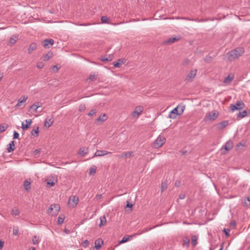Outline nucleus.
<instances>
[{"mask_svg": "<svg viewBox=\"0 0 250 250\" xmlns=\"http://www.w3.org/2000/svg\"><path fill=\"white\" fill-rule=\"evenodd\" d=\"M193 21L200 22H204L205 21H207V20H203V19H194Z\"/></svg>", "mask_w": 250, "mask_h": 250, "instance_id": "obj_53", "label": "nucleus"}, {"mask_svg": "<svg viewBox=\"0 0 250 250\" xmlns=\"http://www.w3.org/2000/svg\"><path fill=\"white\" fill-rule=\"evenodd\" d=\"M244 146V144H242V143H239V144H237V146L238 147H240V146Z\"/></svg>", "mask_w": 250, "mask_h": 250, "instance_id": "obj_61", "label": "nucleus"}, {"mask_svg": "<svg viewBox=\"0 0 250 250\" xmlns=\"http://www.w3.org/2000/svg\"><path fill=\"white\" fill-rule=\"evenodd\" d=\"M186 20L193 21L194 19H190V18H186Z\"/></svg>", "mask_w": 250, "mask_h": 250, "instance_id": "obj_63", "label": "nucleus"}, {"mask_svg": "<svg viewBox=\"0 0 250 250\" xmlns=\"http://www.w3.org/2000/svg\"><path fill=\"white\" fill-rule=\"evenodd\" d=\"M15 148L14 141H11L7 146V150L8 152H11L14 150Z\"/></svg>", "mask_w": 250, "mask_h": 250, "instance_id": "obj_17", "label": "nucleus"}, {"mask_svg": "<svg viewBox=\"0 0 250 250\" xmlns=\"http://www.w3.org/2000/svg\"><path fill=\"white\" fill-rule=\"evenodd\" d=\"M89 241L87 240H84L82 244V245L84 248H86L89 245Z\"/></svg>", "mask_w": 250, "mask_h": 250, "instance_id": "obj_47", "label": "nucleus"}, {"mask_svg": "<svg viewBox=\"0 0 250 250\" xmlns=\"http://www.w3.org/2000/svg\"><path fill=\"white\" fill-rule=\"evenodd\" d=\"M54 43V40L51 39H46L42 42V44L44 48H48Z\"/></svg>", "mask_w": 250, "mask_h": 250, "instance_id": "obj_10", "label": "nucleus"}, {"mask_svg": "<svg viewBox=\"0 0 250 250\" xmlns=\"http://www.w3.org/2000/svg\"><path fill=\"white\" fill-rule=\"evenodd\" d=\"M31 182L29 180H26L23 183V186L25 189L27 191H29L31 189Z\"/></svg>", "mask_w": 250, "mask_h": 250, "instance_id": "obj_21", "label": "nucleus"}, {"mask_svg": "<svg viewBox=\"0 0 250 250\" xmlns=\"http://www.w3.org/2000/svg\"><path fill=\"white\" fill-rule=\"evenodd\" d=\"M229 125V122L228 121H224L221 122L218 125V128L219 129H222L225 127H226Z\"/></svg>", "mask_w": 250, "mask_h": 250, "instance_id": "obj_28", "label": "nucleus"}, {"mask_svg": "<svg viewBox=\"0 0 250 250\" xmlns=\"http://www.w3.org/2000/svg\"><path fill=\"white\" fill-rule=\"evenodd\" d=\"M165 142L166 138L164 136L160 135L154 142L153 145L155 148H159L161 147Z\"/></svg>", "mask_w": 250, "mask_h": 250, "instance_id": "obj_6", "label": "nucleus"}, {"mask_svg": "<svg viewBox=\"0 0 250 250\" xmlns=\"http://www.w3.org/2000/svg\"><path fill=\"white\" fill-rule=\"evenodd\" d=\"M218 114L216 112H210L209 113L207 116L208 119L210 120L213 121L218 116Z\"/></svg>", "mask_w": 250, "mask_h": 250, "instance_id": "obj_18", "label": "nucleus"}, {"mask_svg": "<svg viewBox=\"0 0 250 250\" xmlns=\"http://www.w3.org/2000/svg\"><path fill=\"white\" fill-rule=\"evenodd\" d=\"M197 71V69L190 70V72L188 75L187 80L188 81H192L195 77Z\"/></svg>", "mask_w": 250, "mask_h": 250, "instance_id": "obj_12", "label": "nucleus"}, {"mask_svg": "<svg viewBox=\"0 0 250 250\" xmlns=\"http://www.w3.org/2000/svg\"><path fill=\"white\" fill-rule=\"evenodd\" d=\"M185 197H186L185 194H181L179 196V198L181 199H184L185 198Z\"/></svg>", "mask_w": 250, "mask_h": 250, "instance_id": "obj_60", "label": "nucleus"}, {"mask_svg": "<svg viewBox=\"0 0 250 250\" xmlns=\"http://www.w3.org/2000/svg\"><path fill=\"white\" fill-rule=\"evenodd\" d=\"M247 115V112L246 110H244L242 112H239L237 115L238 118H242L246 116Z\"/></svg>", "mask_w": 250, "mask_h": 250, "instance_id": "obj_35", "label": "nucleus"}, {"mask_svg": "<svg viewBox=\"0 0 250 250\" xmlns=\"http://www.w3.org/2000/svg\"><path fill=\"white\" fill-rule=\"evenodd\" d=\"M167 188V184L165 182H162L161 184V190L164 191Z\"/></svg>", "mask_w": 250, "mask_h": 250, "instance_id": "obj_43", "label": "nucleus"}, {"mask_svg": "<svg viewBox=\"0 0 250 250\" xmlns=\"http://www.w3.org/2000/svg\"><path fill=\"white\" fill-rule=\"evenodd\" d=\"M6 127L3 125H0V132H2L6 130Z\"/></svg>", "mask_w": 250, "mask_h": 250, "instance_id": "obj_52", "label": "nucleus"}, {"mask_svg": "<svg viewBox=\"0 0 250 250\" xmlns=\"http://www.w3.org/2000/svg\"><path fill=\"white\" fill-rule=\"evenodd\" d=\"M133 156V151H128V152H125L122 153L121 155H120L118 157L119 158H122L125 157H129L131 156Z\"/></svg>", "mask_w": 250, "mask_h": 250, "instance_id": "obj_16", "label": "nucleus"}, {"mask_svg": "<svg viewBox=\"0 0 250 250\" xmlns=\"http://www.w3.org/2000/svg\"><path fill=\"white\" fill-rule=\"evenodd\" d=\"M53 122L54 120L52 118L46 119L44 122V126L49 127L52 125Z\"/></svg>", "mask_w": 250, "mask_h": 250, "instance_id": "obj_26", "label": "nucleus"}, {"mask_svg": "<svg viewBox=\"0 0 250 250\" xmlns=\"http://www.w3.org/2000/svg\"><path fill=\"white\" fill-rule=\"evenodd\" d=\"M223 231L225 232L227 236H229L230 230L229 229H224Z\"/></svg>", "mask_w": 250, "mask_h": 250, "instance_id": "obj_51", "label": "nucleus"}, {"mask_svg": "<svg viewBox=\"0 0 250 250\" xmlns=\"http://www.w3.org/2000/svg\"><path fill=\"white\" fill-rule=\"evenodd\" d=\"M32 243L34 245H37L39 244V238L37 236H34L32 238Z\"/></svg>", "mask_w": 250, "mask_h": 250, "instance_id": "obj_38", "label": "nucleus"}, {"mask_svg": "<svg viewBox=\"0 0 250 250\" xmlns=\"http://www.w3.org/2000/svg\"><path fill=\"white\" fill-rule=\"evenodd\" d=\"M96 77V76L94 74H91L89 75L88 79L91 81H93L95 80Z\"/></svg>", "mask_w": 250, "mask_h": 250, "instance_id": "obj_45", "label": "nucleus"}, {"mask_svg": "<svg viewBox=\"0 0 250 250\" xmlns=\"http://www.w3.org/2000/svg\"><path fill=\"white\" fill-rule=\"evenodd\" d=\"M144 109V107L142 105H138L135 107L134 110L131 113V116L133 118L137 119L140 116Z\"/></svg>", "mask_w": 250, "mask_h": 250, "instance_id": "obj_5", "label": "nucleus"}, {"mask_svg": "<svg viewBox=\"0 0 250 250\" xmlns=\"http://www.w3.org/2000/svg\"><path fill=\"white\" fill-rule=\"evenodd\" d=\"M107 119V116L105 114L100 115L96 120L97 122H103L106 121Z\"/></svg>", "mask_w": 250, "mask_h": 250, "instance_id": "obj_27", "label": "nucleus"}, {"mask_svg": "<svg viewBox=\"0 0 250 250\" xmlns=\"http://www.w3.org/2000/svg\"><path fill=\"white\" fill-rule=\"evenodd\" d=\"M60 67H59L58 65H54L53 66L52 69L53 71L57 72L59 69Z\"/></svg>", "mask_w": 250, "mask_h": 250, "instance_id": "obj_54", "label": "nucleus"}, {"mask_svg": "<svg viewBox=\"0 0 250 250\" xmlns=\"http://www.w3.org/2000/svg\"><path fill=\"white\" fill-rule=\"evenodd\" d=\"M101 21L102 23H108V18L106 16H102L101 17Z\"/></svg>", "mask_w": 250, "mask_h": 250, "instance_id": "obj_39", "label": "nucleus"}, {"mask_svg": "<svg viewBox=\"0 0 250 250\" xmlns=\"http://www.w3.org/2000/svg\"><path fill=\"white\" fill-rule=\"evenodd\" d=\"M37 105H36L35 104H33L32 105H31L30 107H29V109H34V111L35 112H37V109H38V106H36Z\"/></svg>", "mask_w": 250, "mask_h": 250, "instance_id": "obj_48", "label": "nucleus"}, {"mask_svg": "<svg viewBox=\"0 0 250 250\" xmlns=\"http://www.w3.org/2000/svg\"><path fill=\"white\" fill-rule=\"evenodd\" d=\"M43 66V64L42 62H39L38 64H37V67L38 68H42V67Z\"/></svg>", "mask_w": 250, "mask_h": 250, "instance_id": "obj_56", "label": "nucleus"}, {"mask_svg": "<svg viewBox=\"0 0 250 250\" xmlns=\"http://www.w3.org/2000/svg\"><path fill=\"white\" fill-rule=\"evenodd\" d=\"M52 54V53L48 52L43 56V60L44 61H48L51 57Z\"/></svg>", "mask_w": 250, "mask_h": 250, "instance_id": "obj_36", "label": "nucleus"}, {"mask_svg": "<svg viewBox=\"0 0 250 250\" xmlns=\"http://www.w3.org/2000/svg\"><path fill=\"white\" fill-rule=\"evenodd\" d=\"M133 236V235H128L126 236H124L122 238V239L120 241L119 244H121L124 243L125 242H127L130 239H132Z\"/></svg>", "mask_w": 250, "mask_h": 250, "instance_id": "obj_29", "label": "nucleus"}, {"mask_svg": "<svg viewBox=\"0 0 250 250\" xmlns=\"http://www.w3.org/2000/svg\"><path fill=\"white\" fill-rule=\"evenodd\" d=\"M96 169L97 167L95 165H93L92 167H91L89 169V175H93L95 174V173H96Z\"/></svg>", "mask_w": 250, "mask_h": 250, "instance_id": "obj_32", "label": "nucleus"}, {"mask_svg": "<svg viewBox=\"0 0 250 250\" xmlns=\"http://www.w3.org/2000/svg\"><path fill=\"white\" fill-rule=\"evenodd\" d=\"M4 243L1 240H0V250H1L3 247Z\"/></svg>", "mask_w": 250, "mask_h": 250, "instance_id": "obj_59", "label": "nucleus"}, {"mask_svg": "<svg viewBox=\"0 0 250 250\" xmlns=\"http://www.w3.org/2000/svg\"><path fill=\"white\" fill-rule=\"evenodd\" d=\"M133 205L132 204H130L129 202H127V204L126 205V208H132Z\"/></svg>", "mask_w": 250, "mask_h": 250, "instance_id": "obj_57", "label": "nucleus"}, {"mask_svg": "<svg viewBox=\"0 0 250 250\" xmlns=\"http://www.w3.org/2000/svg\"><path fill=\"white\" fill-rule=\"evenodd\" d=\"M20 213V210L17 208H14L12 210V215L13 216L19 215Z\"/></svg>", "mask_w": 250, "mask_h": 250, "instance_id": "obj_34", "label": "nucleus"}, {"mask_svg": "<svg viewBox=\"0 0 250 250\" xmlns=\"http://www.w3.org/2000/svg\"><path fill=\"white\" fill-rule=\"evenodd\" d=\"M34 104H35L36 106H38V108L41 107L42 105V103L39 102H37L34 103Z\"/></svg>", "mask_w": 250, "mask_h": 250, "instance_id": "obj_55", "label": "nucleus"}, {"mask_svg": "<svg viewBox=\"0 0 250 250\" xmlns=\"http://www.w3.org/2000/svg\"><path fill=\"white\" fill-rule=\"evenodd\" d=\"M244 52V49L243 47H238L235 49L231 50L228 53L230 60H234L238 58Z\"/></svg>", "mask_w": 250, "mask_h": 250, "instance_id": "obj_2", "label": "nucleus"}, {"mask_svg": "<svg viewBox=\"0 0 250 250\" xmlns=\"http://www.w3.org/2000/svg\"><path fill=\"white\" fill-rule=\"evenodd\" d=\"M65 216L63 214H60L58 217L57 223L59 225L62 224L64 220Z\"/></svg>", "mask_w": 250, "mask_h": 250, "instance_id": "obj_31", "label": "nucleus"}, {"mask_svg": "<svg viewBox=\"0 0 250 250\" xmlns=\"http://www.w3.org/2000/svg\"><path fill=\"white\" fill-rule=\"evenodd\" d=\"M245 106L244 103L242 101H238L234 104H231L230 107L232 111L235 110H240L244 108Z\"/></svg>", "mask_w": 250, "mask_h": 250, "instance_id": "obj_7", "label": "nucleus"}, {"mask_svg": "<svg viewBox=\"0 0 250 250\" xmlns=\"http://www.w3.org/2000/svg\"><path fill=\"white\" fill-rule=\"evenodd\" d=\"M27 96H22L18 100V103L15 105V108L16 109H23L26 105L25 102L27 101Z\"/></svg>", "mask_w": 250, "mask_h": 250, "instance_id": "obj_4", "label": "nucleus"}, {"mask_svg": "<svg viewBox=\"0 0 250 250\" xmlns=\"http://www.w3.org/2000/svg\"><path fill=\"white\" fill-rule=\"evenodd\" d=\"M160 225H155V226H154L153 227H151V228H146L145 229H144L143 230H142L140 232H138L137 233H136L135 235H140V234H143V233H145L146 232H147L150 230H151L152 229H153L155 228H156L158 226H159Z\"/></svg>", "mask_w": 250, "mask_h": 250, "instance_id": "obj_25", "label": "nucleus"}, {"mask_svg": "<svg viewBox=\"0 0 250 250\" xmlns=\"http://www.w3.org/2000/svg\"><path fill=\"white\" fill-rule=\"evenodd\" d=\"M113 58V55H109L108 56H105L101 58V60L103 62H110Z\"/></svg>", "mask_w": 250, "mask_h": 250, "instance_id": "obj_22", "label": "nucleus"}, {"mask_svg": "<svg viewBox=\"0 0 250 250\" xmlns=\"http://www.w3.org/2000/svg\"><path fill=\"white\" fill-rule=\"evenodd\" d=\"M19 228H14L13 229V233L14 235H18L19 234Z\"/></svg>", "mask_w": 250, "mask_h": 250, "instance_id": "obj_46", "label": "nucleus"}, {"mask_svg": "<svg viewBox=\"0 0 250 250\" xmlns=\"http://www.w3.org/2000/svg\"><path fill=\"white\" fill-rule=\"evenodd\" d=\"M18 39V37L17 35H14L11 37L9 40V43L12 45H14Z\"/></svg>", "mask_w": 250, "mask_h": 250, "instance_id": "obj_30", "label": "nucleus"}, {"mask_svg": "<svg viewBox=\"0 0 250 250\" xmlns=\"http://www.w3.org/2000/svg\"><path fill=\"white\" fill-rule=\"evenodd\" d=\"M96 109H91L90 110V111L87 114V115L89 116H92L93 115H94L95 114H96Z\"/></svg>", "mask_w": 250, "mask_h": 250, "instance_id": "obj_49", "label": "nucleus"}, {"mask_svg": "<svg viewBox=\"0 0 250 250\" xmlns=\"http://www.w3.org/2000/svg\"><path fill=\"white\" fill-rule=\"evenodd\" d=\"M29 250H36V248H34V247H31V248H30V249H29Z\"/></svg>", "mask_w": 250, "mask_h": 250, "instance_id": "obj_64", "label": "nucleus"}, {"mask_svg": "<svg viewBox=\"0 0 250 250\" xmlns=\"http://www.w3.org/2000/svg\"><path fill=\"white\" fill-rule=\"evenodd\" d=\"M188 63V60H186L184 62V64L186 65Z\"/></svg>", "mask_w": 250, "mask_h": 250, "instance_id": "obj_62", "label": "nucleus"}, {"mask_svg": "<svg viewBox=\"0 0 250 250\" xmlns=\"http://www.w3.org/2000/svg\"><path fill=\"white\" fill-rule=\"evenodd\" d=\"M60 210V205L57 204H53L50 206L47 212L52 216H56L59 213Z\"/></svg>", "mask_w": 250, "mask_h": 250, "instance_id": "obj_3", "label": "nucleus"}, {"mask_svg": "<svg viewBox=\"0 0 250 250\" xmlns=\"http://www.w3.org/2000/svg\"><path fill=\"white\" fill-rule=\"evenodd\" d=\"M183 242L185 245L188 246L190 242L189 239L187 237H184L183 239Z\"/></svg>", "mask_w": 250, "mask_h": 250, "instance_id": "obj_42", "label": "nucleus"}, {"mask_svg": "<svg viewBox=\"0 0 250 250\" xmlns=\"http://www.w3.org/2000/svg\"><path fill=\"white\" fill-rule=\"evenodd\" d=\"M185 109V105H178L169 112L168 117L173 119L176 118L178 116L181 115L183 113Z\"/></svg>", "mask_w": 250, "mask_h": 250, "instance_id": "obj_1", "label": "nucleus"}, {"mask_svg": "<svg viewBox=\"0 0 250 250\" xmlns=\"http://www.w3.org/2000/svg\"><path fill=\"white\" fill-rule=\"evenodd\" d=\"M37 47V45L35 42H32L30 44L28 50V53L29 54L31 53L32 51L36 50Z\"/></svg>", "mask_w": 250, "mask_h": 250, "instance_id": "obj_20", "label": "nucleus"}, {"mask_svg": "<svg viewBox=\"0 0 250 250\" xmlns=\"http://www.w3.org/2000/svg\"><path fill=\"white\" fill-rule=\"evenodd\" d=\"M100 219V223L99 225L100 227H102L106 224V219L104 215L101 216Z\"/></svg>", "mask_w": 250, "mask_h": 250, "instance_id": "obj_23", "label": "nucleus"}, {"mask_svg": "<svg viewBox=\"0 0 250 250\" xmlns=\"http://www.w3.org/2000/svg\"><path fill=\"white\" fill-rule=\"evenodd\" d=\"M180 37H171L169 38L166 42V43L167 44H170L173 43L175 42H177L180 40Z\"/></svg>", "mask_w": 250, "mask_h": 250, "instance_id": "obj_24", "label": "nucleus"}, {"mask_svg": "<svg viewBox=\"0 0 250 250\" xmlns=\"http://www.w3.org/2000/svg\"><path fill=\"white\" fill-rule=\"evenodd\" d=\"M103 244V241L101 238H98L95 241V248L96 250H99L101 248Z\"/></svg>", "mask_w": 250, "mask_h": 250, "instance_id": "obj_14", "label": "nucleus"}, {"mask_svg": "<svg viewBox=\"0 0 250 250\" xmlns=\"http://www.w3.org/2000/svg\"><path fill=\"white\" fill-rule=\"evenodd\" d=\"M39 133V127H37L36 129H33L31 132V134L32 135H34L35 134H36V136H38Z\"/></svg>", "mask_w": 250, "mask_h": 250, "instance_id": "obj_41", "label": "nucleus"}, {"mask_svg": "<svg viewBox=\"0 0 250 250\" xmlns=\"http://www.w3.org/2000/svg\"><path fill=\"white\" fill-rule=\"evenodd\" d=\"M26 122V124H24V122H22L21 124V128L24 130L28 128L32 123V120H26L25 121Z\"/></svg>", "mask_w": 250, "mask_h": 250, "instance_id": "obj_13", "label": "nucleus"}, {"mask_svg": "<svg viewBox=\"0 0 250 250\" xmlns=\"http://www.w3.org/2000/svg\"><path fill=\"white\" fill-rule=\"evenodd\" d=\"M233 79V75H229L225 78L224 80L223 81V83L227 84H229Z\"/></svg>", "mask_w": 250, "mask_h": 250, "instance_id": "obj_19", "label": "nucleus"}, {"mask_svg": "<svg viewBox=\"0 0 250 250\" xmlns=\"http://www.w3.org/2000/svg\"><path fill=\"white\" fill-rule=\"evenodd\" d=\"M232 147V142L229 141L227 142L225 146V149L226 150H230Z\"/></svg>", "mask_w": 250, "mask_h": 250, "instance_id": "obj_33", "label": "nucleus"}, {"mask_svg": "<svg viewBox=\"0 0 250 250\" xmlns=\"http://www.w3.org/2000/svg\"><path fill=\"white\" fill-rule=\"evenodd\" d=\"M88 152V147H82L80 149L78 154L82 156H84Z\"/></svg>", "mask_w": 250, "mask_h": 250, "instance_id": "obj_15", "label": "nucleus"}, {"mask_svg": "<svg viewBox=\"0 0 250 250\" xmlns=\"http://www.w3.org/2000/svg\"><path fill=\"white\" fill-rule=\"evenodd\" d=\"M111 152L105 151V150H98L96 151V152L94 153V156L92 157L93 158L94 157H100V156H103L105 155L110 154L111 153Z\"/></svg>", "mask_w": 250, "mask_h": 250, "instance_id": "obj_11", "label": "nucleus"}, {"mask_svg": "<svg viewBox=\"0 0 250 250\" xmlns=\"http://www.w3.org/2000/svg\"><path fill=\"white\" fill-rule=\"evenodd\" d=\"M123 63V61L121 60V59H119L118 60V62H114L113 63V65L114 67H120V66L122 65V64Z\"/></svg>", "mask_w": 250, "mask_h": 250, "instance_id": "obj_37", "label": "nucleus"}, {"mask_svg": "<svg viewBox=\"0 0 250 250\" xmlns=\"http://www.w3.org/2000/svg\"><path fill=\"white\" fill-rule=\"evenodd\" d=\"M19 137V134L16 131H14L13 139H18Z\"/></svg>", "mask_w": 250, "mask_h": 250, "instance_id": "obj_50", "label": "nucleus"}, {"mask_svg": "<svg viewBox=\"0 0 250 250\" xmlns=\"http://www.w3.org/2000/svg\"><path fill=\"white\" fill-rule=\"evenodd\" d=\"M191 244L193 246H196L197 244V238L195 235L193 236L192 237Z\"/></svg>", "mask_w": 250, "mask_h": 250, "instance_id": "obj_40", "label": "nucleus"}, {"mask_svg": "<svg viewBox=\"0 0 250 250\" xmlns=\"http://www.w3.org/2000/svg\"><path fill=\"white\" fill-rule=\"evenodd\" d=\"M86 108L85 105L84 104H81L80 105L79 107V110L80 111H84Z\"/></svg>", "mask_w": 250, "mask_h": 250, "instance_id": "obj_44", "label": "nucleus"}, {"mask_svg": "<svg viewBox=\"0 0 250 250\" xmlns=\"http://www.w3.org/2000/svg\"><path fill=\"white\" fill-rule=\"evenodd\" d=\"M46 185L48 188L53 187L57 182V178L55 176L48 177L46 179Z\"/></svg>", "mask_w": 250, "mask_h": 250, "instance_id": "obj_9", "label": "nucleus"}, {"mask_svg": "<svg viewBox=\"0 0 250 250\" xmlns=\"http://www.w3.org/2000/svg\"><path fill=\"white\" fill-rule=\"evenodd\" d=\"M79 198L76 196H72L69 197L68 201V205L72 208L75 207L78 203Z\"/></svg>", "mask_w": 250, "mask_h": 250, "instance_id": "obj_8", "label": "nucleus"}, {"mask_svg": "<svg viewBox=\"0 0 250 250\" xmlns=\"http://www.w3.org/2000/svg\"><path fill=\"white\" fill-rule=\"evenodd\" d=\"M230 225L233 227H234L236 226V222L235 221L233 220L231 221L230 222Z\"/></svg>", "mask_w": 250, "mask_h": 250, "instance_id": "obj_58", "label": "nucleus"}]
</instances>
